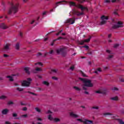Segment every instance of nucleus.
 Listing matches in <instances>:
<instances>
[{
  "label": "nucleus",
  "instance_id": "obj_7",
  "mask_svg": "<svg viewBox=\"0 0 124 124\" xmlns=\"http://www.w3.org/2000/svg\"><path fill=\"white\" fill-rule=\"evenodd\" d=\"M77 121H78V122H80V123H83V124H91L93 123V121L87 119H85V121H83L82 119H77Z\"/></svg>",
  "mask_w": 124,
  "mask_h": 124
},
{
  "label": "nucleus",
  "instance_id": "obj_3",
  "mask_svg": "<svg viewBox=\"0 0 124 124\" xmlns=\"http://www.w3.org/2000/svg\"><path fill=\"white\" fill-rule=\"evenodd\" d=\"M69 3L71 6H75V7H78V8H80L82 11L83 10H85V9L88 10V8L87 7H84L83 5L80 4L77 5L76 3L73 1H70Z\"/></svg>",
  "mask_w": 124,
  "mask_h": 124
},
{
  "label": "nucleus",
  "instance_id": "obj_50",
  "mask_svg": "<svg viewBox=\"0 0 124 124\" xmlns=\"http://www.w3.org/2000/svg\"><path fill=\"white\" fill-rule=\"evenodd\" d=\"M52 78L53 79V80H58V78L56 77H52Z\"/></svg>",
  "mask_w": 124,
  "mask_h": 124
},
{
  "label": "nucleus",
  "instance_id": "obj_18",
  "mask_svg": "<svg viewBox=\"0 0 124 124\" xmlns=\"http://www.w3.org/2000/svg\"><path fill=\"white\" fill-rule=\"evenodd\" d=\"M16 50H19L20 49V43H17L15 46Z\"/></svg>",
  "mask_w": 124,
  "mask_h": 124
},
{
  "label": "nucleus",
  "instance_id": "obj_16",
  "mask_svg": "<svg viewBox=\"0 0 124 124\" xmlns=\"http://www.w3.org/2000/svg\"><path fill=\"white\" fill-rule=\"evenodd\" d=\"M33 73H36L35 71H42V69L40 68L37 67L35 69V70L33 69L32 71Z\"/></svg>",
  "mask_w": 124,
  "mask_h": 124
},
{
  "label": "nucleus",
  "instance_id": "obj_27",
  "mask_svg": "<svg viewBox=\"0 0 124 124\" xmlns=\"http://www.w3.org/2000/svg\"><path fill=\"white\" fill-rule=\"evenodd\" d=\"M80 73L81 74V75L83 77H88V76L87 75H86V74H85V73L84 72H83L82 71H80Z\"/></svg>",
  "mask_w": 124,
  "mask_h": 124
},
{
  "label": "nucleus",
  "instance_id": "obj_39",
  "mask_svg": "<svg viewBox=\"0 0 124 124\" xmlns=\"http://www.w3.org/2000/svg\"><path fill=\"white\" fill-rule=\"evenodd\" d=\"M17 116H18L17 113H13V117L14 118H16V117H17Z\"/></svg>",
  "mask_w": 124,
  "mask_h": 124
},
{
  "label": "nucleus",
  "instance_id": "obj_53",
  "mask_svg": "<svg viewBox=\"0 0 124 124\" xmlns=\"http://www.w3.org/2000/svg\"><path fill=\"white\" fill-rule=\"evenodd\" d=\"M46 114H52V111L50 110H48L46 112Z\"/></svg>",
  "mask_w": 124,
  "mask_h": 124
},
{
  "label": "nucleus",
  "instance_id": "obj_25",
  "mask_svg": "<svg viewBox=\"0 0 124 124\" xmlns=\"http://www.w3.org/2000/svg\"><path fill=\"white\" fill-rule=\"evenodd\" d=\"M78 43L79 45H84V43H85V42H84V40H82L81 41H78Z\"/></svg>",
  "mask_w": 124,
  "mask_h": 124
},
{
  "label": "nucleus",
  "instance_id": "obj_52",
  "mask_svg": "<svg viewBox=\"0 0 124 124\" xmlns=\"http://www.w3.org/2000/svg\"><path fill=\"white\" fill-rule=\"evenodd\" d=\"M95 93H102V92H101L100 91H97L95 92Z\"/></svg>",
  "mask_w": 124,
  "mask_h": 124
},
{
  "label": "nucleus",
  "instance_id": "obj_26",
  "mask_svg": "<svg viewBox=\"0 0 124 124\" xmlns=\"http://www.w3.org/2000/svg\"><path fill=\"white\" fill-rule=\"evenodd\" d=\"M74 89H75V90H76V91H78V92H80V91H81V89L79 88L77 86H74Z\"/></svg>",
  "mask_w": 124,
  "mask_h": 124
},
{
  "label": "nucleus",
  "instance_id": "obj_31",
  "mask_svg": "<svg viewBox=\"0 0 124 124\" xmlns=\"http://www.w3.org/2000/svg\"><path fill=\"white\" fill-rule=\"evenodd\" d=\"M103 115L104 116H110L111 115H112V114L109 112H107V113H104Z\"/></svg>",
  "mask_w": 124,
  "mask_h": 124
},
{
  "label": "nucleus",
  "instance_id": "obj_19",
  "mask_svg": "<svg viewBox=\"0 0 124 124\" xmlns=\"http://www.w3.org/2000/svg\"><path fill=\"white\" fill-rule=\"evenodd\" d=\"M61 39H64V38H63L62 37H59L57 39L53 40V42H56V41H57V40H60Z\"/></svg>",
  "mask_w": 124,
  "mask_h": 124
},
{
  "label": "nucleus",
  "instance_id": "obj_17",
  "mask_svg": "<svg viewBox=\"0 0 124 124\" xmlns=\"http://www.w3.org/2000/svg\"><path fill=\"white\" fill-rule=\"evenodd\" d=\"M92 39V36H89V38L88 39H85L83 40V41L86 43H88L91 41V39Z\"/></svg>",
  "mask_w": 124,
  "mask_h": 124
},
{
  "label": "nucleus",
  "instance_id": "obj_36",
  "mask_svg": "<svg viewBox=\"0 0 124 124\" xmlns=\"http://www.w3.org/2000/svg\"><path fill=\"white\" fill-rule=\"evenodd\" d=\"M77 0L80 3H83V2H84L85 1V0Z\"/></svg>",
  "mask_w": 124,
  "mask_h": 124
},
{
  "label": "nucleus",
  "instance_id": "obj_30",
  "mask_svg": "<svg viewBox=\"0 0 124 124\" xmlns=\"http://www.w3.org/2000/svg\"><path fill=\"white\" fill-rule=\"evenodd\" d=\"M35 109L36 110V112H38V113H40V112H41V110L38 108H35Z\"/></svg>",
  "mask_w": 124,
  "mask_h": 124
},
{
  "label": "nucleus",
  "instance_id": "obj_55",
  "mask_svg": "<svg viewBox=\"0 0 124 124\" xmlns=\"http://www.w3.org/2000/svg\"><path fill=\"white\" fill-rule=\"evenodd\" d=\"M118 47H119V44H115V45H114V48H117Z\"/></svg>",
  "mask_w": 124,
  "mask_h": 124
},
{
  "label": "nucleus",
  "instance_id": "obj_21",
  "mask_svg": "<svg viewBox=\"0 0 124 124\" xmlns=\"http://www.w3.org/2000/svg\"><path fill=\"white\" fill-rule=\"evenodd\" d=\"M76 14L78 16H80V15H83L84 14L83 13H80L79 12H76Z\"/></svg>",
  "mask_w": 124,
  "mask_h": 124
},
{
  "label": "nucleus",
  "instance_id": "obj_33",
  "mask_svg": "<svg viewBox=\"0 0 124 124\" xmlns=\"http://www.w3.org/2000/svg\"><path fill=\"white\" fill-rule=\"evenodd\" d=\"M28 93H30L31 94H32L33 95H35V96L37 95V94H36L34 93H32V92H31L30 91L28 92Z\"/></svg>",
  "mask_w": 124,
  "mask_h": 124
},
{
  "label": "nucleus",
  "instance_id": "obj_1",
  "mask_svg": "<svg viewBox=\"0 0 124 124\" xmlns=\"http://www.w3.org/2000/svg\"><path fill=\"white\" fill-rule=\"evenodd\" d=\"M79 80H81L83 83L82 90H84V91H87L88 88H93V84L92 83V80L90 79L79 78Z\"/></svg>",
  "mask_w": 124,
  "mask_h": 124
},
{
  "label": "nucleus",
  "instance_id": "obj_43",
  "mask_svg": "<svg viewBox=\"0 0 124 124\" xmlns=\"http://www.w3.org/2000/svg\"><path fill=\"white\" fill-rule=\"evenodd\" d=\"M97 70L99 72H101L102 71V69H101V68H98V69H97Z\"/></svg>",
  "mask_w": 124,
  "mask_h": 124
},
{
  "label": "nucleus",
  "instance_id": "obj_49",
  "mask_svg": "<svg viewBox=\"0 0 124 124\" xmlns=\"http://www.w3.org/2000/svg\"><path fill=\"white\" fill-rule=\"evenodd\" d=\"M92 109H96V110L98 109V107H93Z\"/></svg>",
  "mask_w": 124,
  "mask_h": 124
},
{
  "label": "nucleus",
  "instance_id": "obj_51",
  "mask_svg": "<svg viewBox=\"0 0 124 124\" xmlns=\"http://www.w3.org/2000/svg\"><path fill=\"white\" fill-rule=\"evenodd\" d=\"M61 33H62L60 31H59L58 32H57L56 34V35H57V36H58V35H60V34H61Z\"/></svg>",
  "mask_w": 124,
  "mask_h": 124
},
{
  "label": "nucleus",
  "instance_id": "obj_34",
  "mask_svg": "<svg viewBox=\"0 0 124 124\" xmlns=\"http://www.w3.org/2000/svg\"><path fill=\"white\" fill-rule=\"evenodd\" d=\"M75 68V66H74V65H73L70 67V69H71V70L72 71H73L74 70Z\"/></svg>",
  "mask_w": 124,
  "mask_h": 124
},
{
  "label": "nucleus",
  "instance_id": "obj_64",
  "mask_svg": "<svg viewBox=\"0 0 124 124\" xmlns=\"http://www.w3.org/2000/svg\"><path fill=\"white\" fill-rule=\"evenodd\" d=\"M37 121H42V119H41V118H38L37 119Z\"/></svg>",
  "mask_w": 124,
  "mask_h": 124
},
{
  "label": "nucleus",
  "instance_id": "obj_13",
  "mask_svg": "<svg viewBox=\"0 0 124 124\" xmlns=\"http://www.w3.org/2000/svg\"><path fill=\"white\" fill-rule=\"evenodd\" d=\"M30 69H31V68L29 67H26L24 68V71H25L26 73H27V74H28V75L31 74V73L30 72Z\"/></svg>",
  "mask_w": 124,
  "mask_h": 124
},
{
  "label": "nucleus",
  "instance_id": "obj_58",
  "mask_svg": "<svg viewBox=\"0 0 124 124\" xmlns=\"http://www.w3.org/2000/svg\"><path fill=\"white\" fill-rule=\"evenodd\" d=\"M5 124H11V123H10V122H9L8 121H6Z\"/></svg>",
  "mask_w": 124,
  "mask_h": 124
},
{
  "label": "nucleus",
  "instance_id": "obj_61",
  "mask_svg": "<svg viewBox=\"0 0 124 124\" xmlns=\"http://www.w3.org/2000/svg\"><path fill=\"white\" fill-rule=\"evenodd\" d=\"M84 93H85V94H89V92H88L87 91H85L84 92Z\"/></svg>",
  "mask_w": 124,
  "mask_h": 124
},
{
  "label": "nucleus",
  "instance_id": "obj_44",
  "mask_svg": "<svg viewBox=\"0 0 124 124\" xmlns=\"http://www.w3.org/2000/svg\"><path fill=\"white\" fill-rule=\"evenodd\" d=\"M39 56H42V53H41V52H38L37 54V56L39 57Z\"/></svg>",
  "mask_w": 124,
  "mask_h": 124
},
{
  "label": "nucleus",
  "instance_id": "obj_45",
  "mask_svg": "<svg viewBox=\"0 0 124 124\" xmlns=\"http://www.w3.org/2000/svg\"><path fill=\"white\" fill-rule=\"evenodd\" d=\"M82 47L83 48H86L87 50L89 49V46H88L87 45H85V46H82Z\"/></svg>",
  "mask_w": 124,
  "mask_h": 124
},
{
  "label": "nucleus",
  "instance_id": "obj_15",
  "mask_svg": "<svg viewBox=\"0 0 124 124\" xmlns=\"http://www.w3.org/2000/svg\"><path fill=\"white\" fill-rule=\"evenodd\" d=\"M9 112V110L7 109V108H5L3 109L1 111L2 115H7V113Z\"/></svg>",
  "mask_w": 124,
  "mask_h": 124
},
{
  "label": "nucleus",
  "instance_id": "obj_8",
  "mask_svg": "<svg viewBox=\"0 0 124 124\" xmlns=\"http://www.w3.org/2000/svg\"><path fill=\"white\" fill-rule=\"evenodd\" d=\"M101 19L102 20V21L100 23V25H105V24H106V20H108V16H103L101 17Z\"/></svg>",
  "mask_w": 124,
  "mask_h": 124
},
{
  "label": "nucleus",
  "instance_id": "obj_42",
  "mask_svg": "<svg viewBox=\"0 0 124 124\" xmlns=\"http://www.w3.org/2000/svg\"><path fill=\"white\" fill-rule=\"evenodd\" d=\"M13 102H12V101H9L8 102V105H12V104H13Z\"/></svg>",
  "mask_w": 124,
  "mask_h": 124
},
{
  "label": "nucleus",
  "instance_id": "obj_23",
  "mask_svg": "<svg viewBox=\"0 0 124 124\" xmlns=\"http://www.w3.org/2000/svg\"><path fill=\"white\" fill-rule=\"evenodd\" d=\"M43 84H44V85H46V86H49V85H50V83L46 81H43Z\"/></svg>",
  "mask_w": 124,
  "mask_h": 124
},
{
  "label": "nucleus",
  "instance_id": "obj_11",
  "mask_svg": "<svg viewBox=\"0 0 124 124\" xmlns=\"http://www.w3.org/2000/svg\"><path fill=\"white\" fill-rule=\"evenodd\" d=\"M9 46H10V44H7L5 46H4V47L3 48V51H7L9 50Z\"/></svg>",
  "mask_w": 124,
  "mask_h": 124
},
{
  "label": "nucleus",
  "instance_id": "obj_37",
  "mask_svg": "<svg viewBox=\"0 0 124 124\" xmlns=\"http://www.w3.org/2000/svg\"><path fill=\"white\" fill-rule=\"evenodd\" d=\"M114 15H118V10H115L113 12Z\"/></svg>",
  "mask_w": 124,
  "mask_h": 124
},
{
  "label": "nucleus",
  "instance_id": "obj_63",
  "mask_svg": "<svg viewBox=\"0 0 124 124\" xmlns=\"http://www.w3.org/2000/svg\"><path fill=\"white\" fill-rule=\"evenodd\" d=\"M106 52L107 53H108V54H110L111 51L109 50H107Z\"/></svg>",
  "mask_w": 124,
  "mask_h": 124
},
{
  "label": "nucleus",
  "instance_id": "obj_35",
  "mask_svg": "<svg viewBox=\"0 0 124 124\" xmlns=\"http://www.w3.org/2000/svg\"><path fill=\"white\" fill-rule=\"evenodd\" d=\"M16 90H17V91H18L19 92H22V91H24V89L20 88H16Z\"/></svg>",
  "mask_w": 124,
  "mask_h": 124
},
{
  "label": "nucleus",
  "instance_id": "obj_38",
  "mask_svg": "<svg viewBox=\"0 0 124 124\" xmlns=\"http://www.w3.org/2000/svg\"><path fill=\"white\" fill-rule=\"evenodd\" d=\"M104 2L106 3H110L111 2V0H105Z\"/></svg>",
  "mask_w": 124,
  "mask_h": 124
},
{
  "label": "nucleus",
  "instance_id": "obj_48",
  "mask_svg": "<svg viewBox=\"0 0 124 124\" xmlns=\"http://www.w3.org/2000/svg\"><path fill=\"white\" fill-rule=\"evenodd\" d=\"M23 111H27L28 110V108L27 107H24L22 108Z\"/></svg>",
  "mask_w": 124,
  "mask_h": 124
},
{
  "label": "nucleus",
  "instance_id": "obj_62",
  "mask_svg": "<svg viewBox=\"0 0 124 124\" xmlns=\"http://www.w3.org/2000/svg\"><path fill=\"white\" fill-rule=\"evenodd\" d=\"M94 73H95L96 74H98V71L96 70V71H94Z\"/></svg>",
  "mask_w": 124,
  "mask_h": 124
},
{
  "label": "nucleus",
  "instance_id": "obj_24",
  "mask_svg": "<svg viewBox=\"0 0 124 124\" xmlns=\"http://www.w3.org/2000/svg\"><path fill=\"white\" fill-rule=\"evenodd\" d=\"M110 99L111 100H114V101L118 100V96L111 97V98H110Z\"/></svg>",
  "mask_w": 124,
  "mask_h": 124
},
{
  "label": "nucleus",
  "instance_id": "obj_59",
  "mask_svg": "<svg viewBox=\"0 0 124 124\" xmlns=\"http://www.w3.org/2000/svg\"><path fill=\"white\" fill-rule=\"evenodd\" d=\"M3 57L4 58H7V57H8V55L7 54H4Z\"/></svg>",
  "mask_w": 124,
  "mask_h": 124
},
{
  "label": "nucleus",
  "instance_id": "obj_12",
  "mask_svg": "<svg viewBox=\"0 0 124 124\" xmlns=\"http://www.w3.org/2000/svg\"><path fill=\"white\" fill-rule=\"evenodd\" d=\"M0 28H1V29H3V30H5L8 28V26H6L4 23H1L0 25Z\"/></svg>",
  "mask_w": 124,
  "mask_h": 124
},
{
  "label": "nucleus",
  "instance_id": "obj_32",
  "mask_svg": "<svg viewBox=\"0 0 124 124\" xmlns=\"http://www.w3.org/2000/svg\"><path fill=\"white\" fill-rule=\"evenodd\" d=\"M48 120H50V121H52L53 120V117H52V115H48Z\"/></svg>",
  "mask_w": 124,
  "mask_h": 124
},
{
  "label": "nucleus",
  "instance_id": "obj_22",
  "mask_svg": "<svg viewBox=\"0 0 124 124\" xmlns=\"http://www.w3.org/2000/svg\"><path fill=\"white\" fill-rule=\"evenodd\" d=\"M62 2H63V1H61L57 2L56 4V6L54 7V9L57 8V6H59V5H58V4H61L62 3Z\"/></svg>",
  "mask_w": 124,
  "mask_h": 124
},
{
  "label": "nucleus",
  "instance_id": "obj_41",
  "mask_svg": "<svg viewBox=\"0 0 124 124\" xmlns=\"http://www.w3.org/2000/svg\"><path fill=\"white\" fill-rule=\"evenodd\" d=\"M51 71L52 72H54V73H57V72L58 71V70L56 69H51Z\"/></svg>",
  "mask_w": 124,
  "mask_h": 124
},
{
  "label": "nucleus",
  "instance_id": "obj_14",
  "mask_svg": "<svg viewBox=\"0 0 124 124\" xmlns=\"http://www.w3.org/2000/svg\"><path fill=\"white\" fill-rule=\"evenodd\" d=\"M70 115L72 118H78L79 117V115H77L76 114H74V113L73 112H70Z\"/></svg>",
  "mask_w": 124,
  "mask_h": 124
},
{
  "label": "nucleus",
  "instance_id": "obj_6",
  "mask_svg": "<svg viewBox=\"0 0 124 124\" xmlns=\"http://www.w3.org/2000/svg\"><path fill=\"white\" fill-rule=\"evenodd\" d=\"M124 23L122 21H118L117 22V25H114L112 26L111 29L113 30H116V29H118V28H123V25Z\"/></svg>",
  "mask_w": 124,
  "mask_h": 124
},
{
  "label": "nucleus",
  "instance_id": "obj_4",
  "mask_svg": "<svg viewBox=\"0 0 124 124\" xmlns=\"http://www.w3.org/2000/svg\"><path fill=\"white\" fill-rule=\"evenodd\" d=\"M56 53L58 54H61L63 57H65V56H66V50H65V48L64 47L56 50Z\"/></svg>",
  "mask_w": 124,
  "mask_h": 124
},
{
  "label": "nucleus",
  "instance_id": "obj_56",
  "mask_svg": "<svg viewBox=\"0 0 124 124\" xmlns=\"http://www.w3.org/2000/svg\"><path fill=\"white\" fill-rule=\"evenodd\" d=\"M112 90H114V91H119V89H118L117 87H114Z\"/></svg>",
  "mask_w": 124,
  "mask_h": 124
},
{
  "label": "nucleus",
  "instance_id": "obj_28",
  "mask_svg": "<svg viewBox=\"0 0 124 124\" xmlns=\"http://www.w3.org/2000/svg\"><path fill=\"white\" fill-rule=\"evenodd\" d=\"M7 98L6 96H5V95L0 96V99L3 100V99H5V98Z\"/></svg>",
  "mask_w": 124,
  "mask_h": 124
},
{
  "label": "nucleus",
  "instance_id": "obj_10",
  "mask_svg": "<svg viewBox=\"0 0 124 124\" xmlns=\"http://www.w3.org/2000/svg\"><path fill=\"white\" fill-rule=\"evenodd\" d=\"M111 118H112V119H113L114 120H116V121H117L120 124H124V122L122 119H116V116H112Z\"/></svg>",
  "mask_w": 124,
  "mask_h": 124
},
{
  "label": "nucleus",
  "instance_id": "obj_54",
  "mask_svg": "<svg viewBox=\"0 0 124 124\" xmlns=\"http://www.w3.org/2000/svg\"><path fill=\"white\" fill-rule=\"evenodd\" d=\"M53 53H54V50H51L49 52H48V54H50V55H52V54H53Z\"/></svg>",
  "mask_w": 124,
  "mask_h": 124
},
{
  "label": "nucleus",
  "instance_id": "obj_2",
  "mask_svg": "<svg viewBox=\"0 0 124 124\" xmlns=\"http://www.w3.org/2000/svg\"><path fill=\"white\" fill-rule=\"evenodd\" d=\"M18 8H19V4L16 3V5L13 4V3H11V7L9 8L8 12V14L10 15L14 13L15 14L18 12Z\"/></svg>",
  "mask_w": 124,
  "mask_h": 124
},
{
  "label": "nucleus",
  "instance_id": "obj_20",
  "mask_svg": "<svg viewBox=\"0 0 124 124\" xmlns=\"http://www.w3.org/2000/svg\"><path fill=\"white\" fill-rule=\"evenodd\" d=\"M7 78H9V81H11V82H12L14 80L13 78L10 76H7Z\"/></svg>",
  "mask_w": 124,
  "mask_h": 124
},
{
  "label": "nucleus",
  "instance_id": "obj_29",
  "mask_svg": "<svg viewBox=\"0 0 124 124\" xmlns=\"http://www.w3.org/2000/svg\"><path fill=\"white\" fill-rule=\"evenodd\" d=\"M54 122L58 123V122H60L61 120L58 118H56L54 119Z\"/></svg>",
  "mask_w": 124,
  "mask_h": 124
},
{
  "label": "nucleus",
  "instance_id": "obj_40",
  "mask_svg": "<svg viewBox=\"0 0 124 124\" xmlns=\"http://www.w3.org/2000/svg\"><path fill=\"white\" fill-rule=\"evenodd\" d=\"M22 118H28V114H24L21 116Z\"/></svg>",
  "mask_w": 124,
  "mask_h": 124
},
{
  "label": "nucleus",
  "instance_id": "obj_47",
  "mask_svg": "<svg viewBox=\"0 0 124 124\" xmlns=\"http://www.w3.org/2000/svg\"><path fill=\"white\" fill-rule=\"evenodd\" d=\"M48 54H49V52H46V53H45L43 57L44 58H45V57H46V56H47L48 55Z\"/></svg>",
  "mask_w": 124,
  "mask_h": 124
},
{
  "label": "nucleus",
  "instance_id": "obj_5",
  "mask_svg": "<svg viewBox=\"0 0 124 124\" xmlns=\"http://www.w3.org/2000/svg\"><path fill=\"white\" fill-rule=\"evenodd\" d=\"M31 78H28L27 80H24L22 82V86L23 87H30V85H31Z\"/></svg>",
  "mask_w": 124,
  "mask_h": 124
},
{
  "label": "nucleus",
  "instance_id": "obj_9",
  "mask_svg": "<svg viewBox=\"0 0 124 124\" xmlns=\"http://www.w3.org/2000/svg\"><path fill=\"white\" fill-rule=\"evenodd\" d=\"M66 23L73 25V24L75 23V19H74L73 18H69L66 20Z\"/></svg>",
  "mask_w": 124,
  "mask_h": 124
},
{
  "label": "nucleus",
  "instance_id": "obj_57",
  "mask_svg": "<svg viewBox=\"0 0 124 124\" xmlns=\"http://www.w3.org/2000/svg\"><path fill=\"white\" fill-rule=\"evenodd\" d=\"M38 64H39V65H41L42 66H43V64H42V63H41V62H38Z\"/></svg>",
  "mask_w": 124,
  "mask_h": 124
},
{
  "label": "nucleus",
  "instance_id": "obj_46",
  "mask_svg": "<svg viewBox=\"0 0 124 124\" xmlns=\"http://www.w3.org/2000/svg\"><path fill=\"white\" fill-rule=\"evenodd\" d=\"M113 58V55H108V59L110 60V59H112Z\"/></svg>",
  "mask_w": 124,
  "mask_h": 124
},
{
  "label": "nucleus",
  "instance_id": "obj_60",
  "mask_svg": "<svg viewBox=\"0 0 124 124\" xmlns=\"http://www.w3.org/2000/svg\"><path fill=\"white\" fill-rule=\"evenodd\" d=\"M19 35L22 37L23 36V33H22V32H20Z\"/></svg>",
  "mask_w": 124,
  "mask_h": 124
}]
</instances>
